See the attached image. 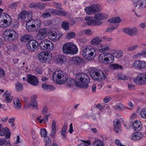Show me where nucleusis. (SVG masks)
<instances>
[{"mask_svg":"<svg viewBox=\"0 0 146 146\" xmlns=\"http://www.w3.org/2000/svg\"><path fill=\"white\" fill-rule=\"evenodd\" d=\"M5 133V137L6 138H9L10 136V131L7 128H4L2 125L0 124V135L3 136Z\"/></svg>","mask_w":146,"mask_h":146,"instance_id":"obj_22","label":"nucleus"},{"mask_svg":"<svg viewBox=\"0 0 146 146\" xmlns=\"http://www.w3.org/2000/svg\"><path fill=\"white\" fill-rule=\"evenodd\" d=\"M17 33L14 30L9 29L5 30L3 33V37L7 41H13L17 38Z\"/></svg>","mask_w":146,"mask_h":146,"instance_id":"obj_8","label":"nucleus"},{"mask_svg":"<svg viewBox=\"0 0 146 146\" xmlns=\"http://www.w3.org/2000/svg\"><path fill=\"white\" fill-rule=\"evenodd\" d=\"M114 109L115 110H121L125 108V107L122 104L119 103L113 106Z\"/></svg>","mask_w":146,"mask_h":146,"instance_id":"obj_38","label":"nucleus"},{"mask_svg":"<svg viewBox=\"0 0 146 146\" xmlns=\"http://www.w3.org/2000/svg\"><path fill=\"white\" fill-rule=\"evenodd\" d=\"M108 17V15L107 14L98 13L95 15L94 17L96 19L95 20L100 21L107 18Z\"/></svg>","mask_w":146,"mask_h":146,"instance_id":"obj_27","label":"nucleus"},{"mask_svg":"<svg viewBox=\"0 0 146 146\" xmlns=\"http://www.w3.org/2000/svg\"><path fill=\"white\" fill-rule=\"evenodd\" d=\"M108 21L111 23H119L122 20L120 18L117 17L108 19Z\"/></svg>","mask_w":146,"mask_h":146,"instance_id":"obj_37","label":"nucleus"},{"mask_svg":"<svg viewBox=\"0 0 146 146\" xmlns=\"http://www.w3.org/2000/svg\"><path fill=\"white\" fill-rule=\"evenodd\" d=\"M11 94V93H9L8 90H6V92L3 94V97L4 98L5 102L7 103H9L11 102L13 98V96Z\"/></svg>","mask_w":146,"mask_h":146,"instance_id":"obj_23","label":"nucleus"},{"mask_svg":"<svg viewBox=\"0 0 146 146\" xmlns=\"http://www.w3.org/2000/svg\"><path fill=\"white\" fill-rule=\"evenodd\" d=\"M69 23L66 21H64L62 23V27L65 30H68Z\"/></svg>","mask_w":146,"mask_h":146,"instance_id":"obj_44","label":"nucleus"},{"mask_svg":"<svg viewBox=\"0 0 146 146\" xmlns=\"http://www.w3.org/2000/svg\"><path fill=\"white\" fill-rule=\"evenodd\" d=\"M93 146H104L103 143L99 139L96 140L93 144Z\"/></svg>","mask_w":146,"mask_h":146,"instance_id":"obj_42","label":"nucleus"},{"mask_svg":"<svg viewBox=\"0 0 146 146\" xmlns=\"http://www.w3.org/2000/svg\"><path fill=\"white\" fill-rule=\"evenodd\" d=\"M109 66L113 70H117L119 69H122V67L121 66L116 64H110Z\"/></svg>","mask_w":146,"mask_h":146,"instance_id":"obj_41","label":"nucleus"},{"mask_svg":"<svg viewBox=\"0 0 146 146\" xmlns=\"http://www.w3.org/2000/svg\"><path fill=\"white\" fill-rule=\"evenodd\" d=\"M54 59L55 62L58 64H64L67 60L66 57L62 54L56 55Z\"/></svg>","mask_w":146,"mask_h":146,"instance_id":"obj_20","label":"nucleus"},{"mask_svg":"<svg viewBox=\"0 0 146 146\" xmlns=\"http://www.w3.org/2000/svg\"><path fill=\"white\" fill-rule=\"evenodd\" d=\"M51 15L47 13H43L42 14V17L43 18H46L51 16Z\"/></svg>","mask_w":146,"mask_h":146,"instance_id":"obj_62","label":"nucleus"},{"mask_svg":"<svg viewBox=\"0 0 146 146\" xmlns=\"http://www.w3.org/2000/svg\"><path fill=\"white\" fill-rule=\"evenodd\" d=\"M102 7L100 5L98 4H95L86 7L85 9V11L87 14L92 15L96 12L100 11Z\"/></svg>","mask_w":146,"mask_h":146,"instance_id":"obj_11","label":"nucleus"},{"mask_svg":"<svg viewBox=\"0 0 146 146\" xmlns=\"http://www.w3.org/2000/svg\"><path fill=\"white\" fill-rule=\"evenodd\" d=\"M133 128L135 131H140L142 127L141 123L139 120H136L133 123Z\"/></svg>","mask_w":146,"mask_h":146,"instance_id":"obj_24","label":"nucleus"},{"mask_svg":"<svg viewBox=\"0 0 146 146\" xmlns=\"http://www.w3.org/2000/svg\"><path fill=\"white\" fill-rule=\"evenodd\" d=\"M123 32L130 36H133L138 33V30L135 27L125 28L123 29Z\"/></svg>","mask_w":146,"mask_h":146,"instance_id":"obj_16","label":"nucleus"},{"mask_svg":"<svg viewBox=\"0 0 146 146\" xmlns=\"http://www.w3.org/2000/svg\"><path fill=\"white\" fill-rule=\"evenodd\" d=\"M46 4L42 3H37V8H38L40 9H44Z\"/></svg>","mask_w":146,"mask_h":146,"instance_id":"obj_52","label":"nucleus"},{"mask_svg":"<svg viewBox=\"0 0 146 146\" xmlns=\"http://www.w3.org/2000/svg\"><path fill=\"white\" fill-rule=\"evenodd\" d=\"M52 78L53 80L59 84H61L65 82L68 76L61 70H56L52 74Z\"/></svg>","mask_w":146,"mask_h":146,"instance_id":"obj_3","label":"nucleus"},{"mask_svg":"<svg viewBox=\"0 0 146 146\" xmlns=\"http://www.w3.org/2000/svg\"><path fill=\"white\" fill-rule=\"evenodd\" d=\"M118 76L119 79L123 80H126L128 79V77L127 75L123 74H119Z\"/></svg>","mask_w":146,"mask_h":146,"instance_id":"obj_47","label":"nucleus"},{"mask_svg":"<svg viewBox=\"0 0 146 146\" xmlns=\"http://www.w3.org/2000/svg\"><path fill=\"white\" fill-rule=\"evenodd\" d=\"M12 23V19L8 14L0 13V27L6 28L9 26Z\"/></svg>","mask_w":146,"mask_h":146,"instance_id":"obj_7","label":"nucleus"},{"mask_svg":"<svg viewBox=\"0 0 146 146\" xmlns=\"http://www.w3.org/2000/svg\"><path fill=\"white\" fill-rule=\"evenodd\" d=\"M143 137V135L141 132H135L133 133L131 138L132 140H136L140 139Z\"/></svg>","mask_w":146,"mask_h":146,"instance_id":"obj_28","label":"nucleus"},{"mask_svg":"<svg viewBox=\"0 0 146 146\" xmlns=\"http://www.w3.org/2000/svg\"><path fill=\"white\" fill-rule=\"evenodd\" d=\"M135 83L138 85H142L146 84V74L140 73L133 79Z\"/></svg>","mask_w":146,"mask_h":146,"instance_id":"obj_12","label":"nucleus"},{"mask_svg":"<svg viewBox=\"0 0 146 146\" xmlns=\"http://www.w3.org/2000/svg\"><path fill=\"white\" fill-rule=\"evenodd\" d=\"M42 87L44 90H53L55 89L54 88L53 86L46 84H42Z\"/></svg>","mask_w":146,"mask_h":146,"instance_id":"obj_36","label":"nucleus"},{"mask_svg":"<svg viewBox=\"0 0 146 146\" xmlns=\"http://www.w3.org/2000/svg\"><path fill=\"white\" fill-rule=\"evenodd\" d=\"M27 81L30 84L36 86L38 84V81L36 78L34 76L28 74L26 76Z\"/></svg>","mask_w":146,"mask_h":146,"instance_id":"obj_18","label":"nucleus"},{"mask_svg":"<svg viewBox=\"0 0 146 146\" xmlns=\"http://www.w3.org/2000/svg\"><path fill=\"white\" fill-rule=\"evenodd\" d=\"M30 36L29 35L26 34L23 35L21 38V40L22 42H25L27 40H29Z\"/></svg>","mask_w":146,"mask_h":146,"instance_id":"obj_46","label":"nucleus"},{"mask_svg":"<svg viewBox=\"0 0 146 146\" xmlns=\"http://www.w3.org/2000/svg\"><path fill=\"white\" fill-rule=\"evenodd\" d=\"M40 134L41 136L44 138L47 137V132L46 129H42L40 130Z\"/></svg>","mask_w":146,"mask_h":146,"instance_id":"obj_51","label":"nucleus"},{"mask_svg":"<svg viewBox=\"0 0 146 146\" xmlns=\"http://www.w3.org/2000/svg\"><path fill=\"white\" fill-rule=\"evenodd\" d=\"M90 74L93 79L97 81L104 80L106 77L104 73L101 70H98L95 68H91Z\"/></svg>","mask_w":146,"mask_h":146,"instance_id":"obj_5","label":"nucleus"},{"mask_svg":"<svg viewBox=\"0 0 146 146\" xmlns=\"http://www.w3.org/2000/svg\"><path fill=\"white\" fill-rule=\"evenodd\" d=\"M75 84L77 86L83 88L88 87L89 78L88 75L82 73L76 75Z\"/></svg>","mask_w":146,"mask_h":146,"instance_id":"obj_1","label":"nucleus"},{"mask_svg":"<svg viewBox=\"0 0 146 146\" xmlns=\"http://www.w3.org/2000/svg\"><path fill=\"white\" fill-rule=\"evenodd\" d=\"M67 82V84L69 87L72 86L74 84V80L72 78H70L68 80V77L66 81H65V82Z\"/></svg>","mask_w":146,"mask_h":146,"instance_id":"obj_48","label":"nucleus"},{"mask_svg":"<svg viewBox=\"0 0 146 146\" xmlns=\"http://www.w3.org/2000/svg\"><path fill=\"white\" fill-rule=\"evenodd\" d=\"M82 33H84L86 35H91L92 34V32L90 29H87L82 31L81 32Z\"/></svg>","mask_w":146,"mask_h":146,"instance_id":"obj_53","label":"nucleus"},{"mask_svg":"<svg viewBox=\"0 0 146 146\" xmlns=\"http://www.w3.org/2000/svg\"><path fill=\"white\" fill-rule=\"evenodd\" d=\"M139 67L140 70H146V62L141 60L140 65Z\"/></svg>","mask_w":146,"mask_h":146,"instance_id":"obj_49","label":"nucleus"},{"mask_svg":"<svg viewBox=\"0 0 146 146\" xmlns=\"http://www.w3.org/2000/svg\"><path fill=\"white\" fill-rule=\"evenodd\" d=\"M85 19L87 21L86 23L89 25L92 26H97L101 25L102 22L101 21L92 19L91 18L89 17H86Z\"/></svg>","mask_w":146,"mask_h":146,"instance_id":"obj_15","label":"nucleus"},{"mask_svg":"<svg viewBox=\"0 0 146 146\" xmlns=\"http://www.w3.org/2000/svg\"><path fill=\"white\" fill-rule=\"evenodd\" d=\"M102 38L99 37H96L93 38L90 42L91 44L95 45L100 44L102 41Z\"/></svg>","mask_w":146,"mask_h":146,"instance_id":"obj_31","label":"nucleus"},{"mask_svg":"<svg viewBox=\"0 0 146 146\" xmlns=\"http://www.w3.org/2000/svg\"><path fill=\"white\" fill-rule=\"evenodd\" d=\"M143 56H144L143 55V53H142V52H141L140 53L134 55L133 57L134 58H138Z\"/></svg>","mask_w":146,"mask_h":146,"instance_id":"obj_60","label":"nucleus"},{"mask_svg":"<svg viewBox=\"0 0 146 146\" xmlns=\"http://www.w3.org/2000/svg\"><path fill=\"white\" fill-rule=\"evenodd\" d=\"M82 143L78 146H90V142L89 141H85L82 140Z\"/></svg>","mask_w":146,"mask_h":146,"instance_id":"obj_50","label":"nucleus"},{"mask_svg":"<svg viewBox=\"0 0 146 146\" xmlns=\"http://www.w3.org/2000/svg\"><path fill=\"white\" fill-rule=\"evenodd\" d=\"M72 61L76 64H82L84 62L83 60L79 57H75L72 58Z\"/></svg>","mask_w":146,"mask_h":146,"instance_id":"obj_33","label":"nucleus"},{"mask_svg":"<svg viewBox=\"0 0 146 146\" xmlns=\"http://www.w3.org/2000/svg\"><path fill=\"white\" fill-rule=\"evenodd\" d=\"M137 3L140 8H146V0H139L137 1Z\"/></svg>","mask_w":146,"mask_h":146,"instance_id":"obj_34","label":"nucleus"},{"mask_svg":"<svg viewBox=\"0 0 146 146\" xmlns=\"http://www.w3.org/2000/svg\"><path fill=\"white\" fill-rule=\"evenodd\" d=\"M111 98L109 96L106 97L104 99L103 101L105 103H107L111 100Z\"/></svg>","mask_w":146,"mask_h":146,"instance_id":"obj_63","label":"nucleus"},{"mask_svg":"<svg viewBox=\"0 0 146 146\" xmlns=\"http://www.w3.org/2000/svg\"><path fill=\"white\" fill-rule=\"evenodd\" d=\"M103 39L106 42H109L112 40L113 38L111 37H107L106 36H104L102 37Z\"/></svg>","mask_w":146,"mask_h":146,"instance_id":"obj_58","label":"nucleus"},{"mask_svg":"<svg viewBox=\"0 0 146 146\" xmlns=\"http://www.w3.org/2000/svg\"><path fill=\"white\" fill-rule=\"evenodd\" d=\"M37 96L36 95L32 96L31 98L30 101L28 104V106L32 107L36 110H38V102L36 100Z\"/></svg>","mask_w":146,"mask_h":146,"instance_id":"obj_17","label":"nucleus"},{"mask_svg":"<svg viewBox=\"0 0 146 146\" xmlns=\"http://www.w3.org/2000/svg\"><path fill=\"white\" fill-rule=\"evenodd\" d=\"M96 54V49L92 46L88 45L85 46L82 50V55L86 60H90L94 57Z\"/></svg>","mask_w":146,"mask_h":146,"instance_id":"obj_2","label":"nucleus"},{"mask_svg":"<svg viewBox=\"0 0 146 146\" xmlns=\"http://www.w3.org/2000/svg\"><path fill=\"white\" fill-rule=\"evenodd\" d=\"M56 135V126L55 121L53 120L52 122L51 131L50 136L52 138L54 137Z\"/></svg>","mask_w":146,"mask_h":146,"instance_id":"obj_26","label":"nucleus"},{"mask_svg":"<svg viewBox=\"0 0 146 146\" xmlns=\"http://www.w3.org/2000/svg\"><path fill=\"white\" fill-rule=\"evenodd\" d=\"M113 122L115 131L117 133H119L121 131L120 122L118 120L116 119Z\"/></svg>","mask_w":146,"mask_h":146,"instance_id":"obj_29","label":"nucleus"},{"mask_svg":"<svg viewBox=\"0 0 146 146\" xmlns=\"http://www.w3.org/2000/svg\"><path fill=\"white\" fill-rule=\"evenodd\" d=\"M32 12L26 10L22 11L18 16V18L25 22L30 21L32 19Z\"/></svg>","mask_w":146,"mask_h":146,"instance_id":"obj_9","label":"nucleus"},{"mask_svg":"<svg viewBox=\"0 0 146 146\" xmlns=\"http://www.w3.org/2000/svg\"><path fill=\"white\" fill-rule=\"evenodd\" d=\"M38 58L42 62H47L51 60L52 58V54L49 52H42L39 54Z\"/></svg>","mask_w":146,"mask_h":146,"instance_id":"obj_13","label":"nucleus"},{"mask_svg":"<svg viewBox=\"0 0 146 146\" xmlns=\"http://www.w3.org/2000/svg\"><path fill=\"white\" fill-rule=\"evenodd\" d=\"M47 29L44 28L40 30L38 33L35 38L37 40H41L44 38L46 36Z\"/></svg>","mask_w":146,"mask_h":146,"instance_id":"obj_19","label":"nucleus"},{"mask_svg":"<svg viewBox=\"0 0 146 146\" xmlns=\"http://www.w3.org/2000/svg\"><path fill=\"white\" fill-rule=\"evenodd\" d=\"M141 60H137L134 61L132 64V66L136 69H139Z\"/></svg>","mask_w":146,"mask_h":146,"instance_id":"obj_40","label":"nucleus"},{"mask_svg":"<svg viewBox=\"0 0 146 146\" xmlns=\"http://www.w3.org/2000/svg\"><path fill=\"white\" fill-rule=\"evenodd\" d=\"M46 12H48L50 13H52L58 15H62L65 16L66 15V13L63 11L56 10L52 8L48 9Z\"/></svg>","mask_w":146,"mask_h":146,"instance_id":"obj_25","label":"nucleus"},{"mask_svg":"<svg viewBox=\"0 0 146 146\" xmlns=\"http://www.w3.org/2000/svg\"><path fill=\"white\" fill-rule=\"evenodd\" d=\"M99 61L102 63L106 64H111L114 61L113 56L111 54L108 52H102L99 56Z\"/></svg>","mask_w":146,"mask_h":146,"instance_id":"obj_6","label":"nucleus"},{"mask_svg":"<svg viewBox=\"0 0 146 146\" xmlns=\"http://www.w3.org/2000/svg\"><path fill=\"white\" fill-rule=\"evenodd\" d=\"M38 46V42L34 40H29L27 43V49L30 51H34Z\"/></svg>","mask_w":146,"mask_h":146,"instance_id":"obj_14","label":"nucleus"},{"mask_svg":"<svg viewBox=\"0 0 146 146\" xmlns=\"http://www.w3.org/2000/svg\"><path fill=\"white\" fill-rule=\"evenodd\" d=\"M47 112L48 108L46 106L44 107L42 110V113L43 114L45 115L47 113Z\"/></svg>","mask_w":146,"mask_h":146,"instance_id":"obj_64","label":"nucleus"},{"mask_svg":"<svg viewBox=\"0 0 146 146\" xmlns=\"http://www.w3.org/2000/svg\"><path fill=\"white\" fill-rule=\"evenodd\" d=\"M78 50L76 46L72 42H68L65 43L62 47L63 52L66 54H76L78 53Z\"/></svg>","mask_w":146,"mask_h":146,"instance_id":"obj_4","label":"nucleus"},{"mask_svg":"<svg viewBox=\"0 0 146 146\" xmlns=\"http://www.w3.org/2000/svg\"><path fill=\"white\" fill-rule=\"evenodd\" d=\"M31 21L26 22V25L27 30L29 32L33 31L36 30L35 25L33 23H30Z\"/></svg>","mask_w":146,"mask_h":146,"instance_id":"obj_30","label":"nucleus"},{"mask_svg":"<svg viewBox=\"0 0 146 146\" xmlns=\"http://www.w3.org/2000/svg\"><path fill=\"white\" fill-rule=\"evenodd\" d=\"M117 27V25H116V27H113L108 28L106 29V31L109 32L115 30Z\"/></svg>","mask_w":146,"mask_h":146,"instance_id":"obj_61","label":"nucleus"},{"mask_svg":"<svg viewBox=\"0 0 146 146\" xmlns=\"http://www.w3.org/2000/svg\"><path fill=\"white\" fill-rule=\"evenodd\" d=\"M75 34L74 32H70L67 35V37L69 38H72L75 36Z\"/></svg>","mask_w":146,"mask_h":146,"instance_id":"obj_59","label":"nucleus"},{"mask_svg":"<svg viewBox=\"0 0 146 146\" xmlns=\"http://www.w3.org/2000/svg\"><path fill=\"white\" fill-rule=\"evenodd\" d=\"M15 89L18 91H21L23 89L22 84L20 83H17L15 85Z\"/></svg>","mask_w":146,"mask_h":146,"instance_id":"obj_43","label":"nucleus"},{"mask_svg":"<svg viewBox=\"0 0 146 146\" xmlns=\"http://www.w3.org/2000/svg\"><path fill=\"white\" fill-rule=\"evenodd\" d=\"M110 50L109 45L107 44L101 43L97 46V50L100 52L108 51Z\"/></svg>","mask_w":146,"mask_h":146,"instance_id":"obj_21","label":"nucleus"},{"mask_svg":"<svg viewBox=\"0 0 146 146\" xmlns=\"http://www.w3.org/2000/svg\"><path fill=\"white\" fill-rule=\"evenodd\" d=\"M49 38L51 40L56 41L58 39L57 37V34L56 33L50 32L48 36Z\"/></svg>","mask_w":146,"mask_h":146,"instance_id":"obj_35","label":"nucleus"},{"mask_svg":"<svg viewBox=\"0 0 146 146\" xmlns=\"http://www.w3.org/2000/svg\"><path fill=\"white\" fill-rule=\"evenodd\" d=\"M14 106L16 109H19L21 108V104L20 100L17 98H15L13 100Z\"/></svg>","mask_w":146,"mask_h":146,"instance_id":"obj_32","label":"nucleus"},{"mask_svg":"<svg viewBox=\"0 0 146 146\" xmlns=\"http://www.w3.org/2000/svg\"><path fill=\"white\" fill-rule=\"evenodd\" d=\"M140 114L142 117L146 118V108H143L141 110Z\"/></svg>","mask_w":146,"mask_h":146,"instance_id":"obj_54","label":"nucleus"},{"mask_svg":"<svg viewBox=\"0 0 146 146\" xmlns=\"http://www.w3.org/2000/svg\"><path fill=\"white\" fill-rule=\"evenodd\" d=\"M44 142L45 146H50L51 141L50 138L49 137H47L44 138Z\"/></svg>","mask_w":146,"mask_h":146,"instance_id":"obj_45","label":"nucleus"},{"mask_svg":"<svg viewBox=\"0 0 146 146\" xmlns=\"http://www.w3.org/2000/svg\"><path fill=\"white\" fill-rule=\"evenodd\" d=\"M32 23L33 25H35L36 30H37L39 28L41 25V22L38 19L34 20H33V23Z\"/></svg>","mask_w":146,"mask_h":146,"instance_id":"obj_39","label":"nucleus"},{"mask_svg":"<svg viewBox=\"0 0 146 146\" xmlns=\"http://www.w3.org/2000/svg\"><path fill=\"white\" fill-rule=\"evenodd\" d=\"M40 48L42 50L51 51L53 50L54 45L50 41L44 39L41 40L39 44Z\"/></svg>","mask_w":146,"mask_h":146,"instance_id":"obj_10","label":"nucleus"},{"mask_svg":"<svg viewBox=\"0 0 146 146\" xmlns=\"http://www.w3.org/2000/svg\"><path fill=\"white\" fill-rule=\"evenodd\" d=\"M115 56L117 58H119L122 56L123 55V53L121 51H119L118 52H116Z\"/></svg>","mask_w":146,"mask_h":146,"instance_id":"obj_57","label":"nucleus"},{"mask_svg":"<svg viewBox=\"0 0 146 146\" xmlns=\"http://www.w3.org/2000/svg\"><path fill=\"white\" fill-rule=\"evenodd\" d=\"M138 46L137 44H135L134 45L128 47L127 48V50H128L132 51L136 49Z\"/></svg>","mask_w":146,"mask_h":146,"instance_id":"obj_55","label":"nucleus"},{"mask_svg":"<svg viewBox=\"0 0 146 146\" xmlns=\"http://www.w3.org/2000/svg\"><path fill=\"white\" fill-rule=\"evenodd\" d=\"M43 23L45 26H48L50 25L52 23V21L50 20H45Z\"/></svg>","mask_w":146,"mask_h":146,"instance_id":"obj_56","label":"nucleus"}]
</instances>
